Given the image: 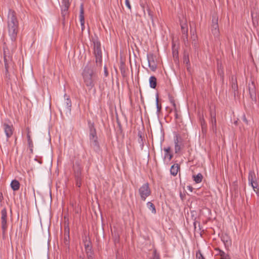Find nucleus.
I'll return each mask as SVG.
<instances>
[{"instance_id":"f257e3e1","label":"nucleus","mask_w":259,"mask_h":259,"mask_svg":"<svg viewBox=\"0 0 259 259\" xmlns=\"http://www.w3.org/2000/svg\"><path fill=\"white\" fill-rule=\"evenodd\" d=\"M82 75L86 86L89 89L92 88L98 79V74L93 62H89L84 67Z\"/></svg>"},{"instance_id":"f03ea898","label":"nucleus","mask_w":259,"mask_h":259,"mask_svg":"<svg viewBox=\"0 0 259 259\" xmlns=\"http://www.w3.org/2000/svg\"><path fill=\"white\" fill-rule=\"evenodd\" d=\"M93 43L94 45V54L96 58V63L101 65L102 61L101 43L97 38L93 39Z\"/></svg>"},{"instance_id":"7ed1b4c3","label":"nucleus","mask_w":259,"mask_h":259,"mask_svg":"<svg viewBox=\"0 0 259 259\" xmlns=\"http://www.w3.org/2000/svg\"><path fill=\"white\" fill-rule=\"evenodd\" d=\"M73 169L76 185L79 188L81 186V166L80 160L73 162Z\"/></svg>"},{"instance_id":"20e7f679","label":"nucleus","mask_w":259,"mask_h":259,"mask_svg":"<svg viewBox=\"0 0 259 259\" xmlns=\"http://www.w3.org/2000/svg\"><path fill=\"white\" fill-rule=\"evenodd\" d=\"M248 180L249 185L252 187L256 194L258 195L259 189L258 184L257 182V178L256 177L255 173L253 170H251L249 171Z\"/></svg>"},{"instance_id":"39448f33","label":"nucleus","mask_w":259,"mask_h":259,"mask_svg":"<svg viewBox=\"0 0 259 259\" xmlns=\"http://www.w3.org/2000/svg\"><path fill=\"white\" fill-rule=\"evenodd\" d=\"M8 32L12 41H16L18 32L19 24L7 23Z\"/></svg>"},{"instance_id":"423d86ee","label":"nucleus","mask_w":259,"mask_h":259,"mask_svg":"<svg viewBox=\"0 0 259 259\" xmlns=\"http://www.w3.org/2000/svg\"><path fill=\"white\" fill-rule=\"evenodd\" d=\"M138 192L142 200L144 201H145L147 197L149 196L151 194L149 184L148 183L144 184L140 187Z\"/></svg>"},{"instance_id":"0eeeda50","label":"nucleus","mask_w":259,"mask_h":259,"mask_svg":"<svg viewBox=\"0 0 259 259\" xmlns=\"http://www.w3.org/2000/svg\"><path fill=\"white\" fill-rule=\"evenodd\" d=\"M89 136L90 140L94 143L95 146H98V137L97 132L94 126V123L89 121Z\"/></svg>"},{"instance_id":"6e6552de","label":"nucleus","mask_w":259,"mask_h":259,"mask_svg":"<svg viewBox=\"0 0 259 259\" xmlns=\"http://www.w3.org/2000/svg\"><path fill=\"white\" fill-rule=\"evenodd\" d=\"M1 227L3 231V234H5L8 229V215L7 211L6 208H4L1 211Z\"/></svg>"},{"instance_id":"1a4fd4ad","label":"nucleus","mask_w":259,"mask_h":259,"mask_svg":"<svg viewBox=\"0 0 259 259\" xmlns=\"http://www.w3.org/2000/svg\"><path fill=\"white\" fill-rule=\"evenodd\" d=\"M175 152L179 153L184 147L183 139L179 134H176L174 137Z\"/></svg>"},{"instance_id":"9d476101","label":"nucleus","mask_w":259,"mask_h":259,"mask_svg":"<svg viewBox=\"0 0 259 259\" xmlns=\"http://www.w3.org/2000/svg\"><path fill=\"white\" fill-rule=\"evenodd\" d=\"M248 90L250 98L251 100L256 103L257 97H256V88L255 82L252 81L251 83H249L248 85Z\"/></svg>"},{"instance_id":"9b49d317","label":"nucleus","mask_w":259,"mask_h":259,"mask_svg":"<svg viewBox=\"0 0 259 259\" xmlns=\"http://www.w3.org/2000/svg\"><path fill=\"white\" fill-rule=\"evenodd\" d=\"M84 246L88 257L89 259H92L93 251L92 250V243L89 237H86L85 240H84Z\"/></svg>"},{"instance_id":"f8f14e48","label":"nucleus","mask_w":259,"mask_h":259,"mask_svg":"<svg viewBox=\"0 0 259 259\" xmlns=\"http://www.w3.org/2000/svg\"><path fill=\"white\" fill-rule=\"evenodd\" d=\"M182 37L186 46H189L188 41V28L186 23L181 24Z\"/></svg>"},{"instance_id":"ddd939ff","label":"nucleus","mask_w":259,"mask_h":259,"mask_svg":"<svg viewBox=\"0 0 259 259\" xmlns=\"http://www.w3.org/2000/svg\"><path fill=\"white\" fill-rule=\"evenodd\" d=\"M7 23L19 24L16 13L13 10H9L7 16Z\"/></svg>"},{"instance_id":"4468645a","label":"nucleus","mask_w":259,"mask_h":259,"mask_svg":"<svg viewBox=\"0 0 259 259\" xmlns=\"http://www.w3.org/2000/svg\"><path fill=\"white\" fill-rule=\"evenodd\" d=\"M147 57L149 68L152 71H155L157 67V65L155 61L156 57L153 54L150 53L147 54Z\"/></svg>"},{"instance_id":"2eb2a0df","label":"nucleus","mask_w":259,"mask_h":259,"mask_svg":"<svg viewBox=\"0 0 259 259\" xmlns=\"http://www.w3.org/2000/svg\"><path fill=\"white\" fill-rule=\"evenodd\" d=\"M218 21V18L216 16H212L211 32L215 36H218L220 33Z\"/></svg>"},{"instance_id":"dca6fc26","label":"nucleus","mask_w":259,"mask_h":259,"mask_svg":"<svg viewBox=\"0 0 259 259\" xmlns=\"http://www.w3.org/2000/svg\"><path fill=\"white\" fill-rule=\"evenodd\" d=\"M5 133L6 135L7 141L13 135V126L12 124H9L7 123H4L2 125Z\"/></svg>"},{"instance_id":"f3484780","label":"nucleus","mask_w":259,"mask_h":259,"mask_svg":"<svg viewBox=\"0 0 259 259\" xmlns=\"http://www.w3.org/2000/svg\"><path fill=\"white\" fill-rule=\"evenodd\" d=\"M80 201L78 200L77 201H74L71 202L72 207L73 208V211L76 214V217L79 219L81 217V206L79 204Z\"/></svg>"},{"instance_id":"a211bd4d","label":"nucleus","mask_w":259,"mask_h":259,"mask_svg":"<svg viewBox=\"0 0 259 259\" xmlns=\"http://www.w3.org/2000/svg\"><path fill=\"white\" fill-rule=\"evenodd\" d=\"M69 7V3L66 1H63L61 6V15L64 19L68 15V8Z\"/></svg>"},{"instance_id":"6ab92c4d","label":"nucleus","mask_w":259,"mask_h":259,"mask_svg":"<svg viewBox=\"0 0 259 259\" xmlns=\"http://www.w3.org/2000/svg\"><path fill=\"white\" fill-rule=\"evenodd\" d=\"M231 88L233 91L234 96L238 93V84L237 82V78L236 76L232 75L231 77Z\"/></svg>"},{"instance_id":"aec40b11","label":"nucleus","mask_w":259,"mask_h":259,"mask_svg":"<svg viewBox=\"0 0 259 259\" xmlns=\"http://www.w3.org/2000/svg\"><path fill=\"white\" fill-rule=\"evenodd\" d=\"M163 150L165 152L163 158L164 160L167 158L168 161H170L173 157V154L171 152V148L170 147H165L164 148Z\"/></svg>"},{"instance_id":"412c9836","label":"nucleus","mask_w":259,"mask_h":259,"mask_svg":"<svg viewBox=\"0 0 259 259\" xmlns=\"http://www.w3.org/2000/svg\"><path fill=\"white\" fill-rule=\"evenodd\" d=\"M180 167L178 164H174L171 166L170 169V174L174 176H176L180 170Z\"/></svg>"},{"instance_id":"4be33fe9","label":"nucleus","mask_w":259,"mask_h":259,"mask_svg":"<svg viewBox=\"0 0 259 259\" xmlns=\"http://www.w3.org/2000/svg\"><path fill=\"white\" fill-rule=\"evenodd\" d=\"M209 111L210 116V121L211 122V124H217L216 114L215 110L210 108Z\"/></svg>"},{"instance_id":"5701e85b","label":"nucleus","mask_w":259,"mask_h":259,"mask_svg":"<svg viewBox=\"0 0 259 259\" xmlns=\"http://www.w3.org/2000/svg\"><path fill=\"white\" fill-rule=\"evenodd\" d=\"M183 61L184 63H185L187 65V69H188L190 66V64L189 58V53L186 51H185L184 52Z\"/></svg>"},{"instance_id":"b1692460","label":"nucleus","mask_w":259,"mask_h":259,"mask_svg":"<svg viewBox=\"0 0 259 259\" xmlns=\"http://www.w3.org/2000/svg\"><path fill=\"white\" fill-rule=\"evenodd\" d=\"M20 183L16 180H13L11 183V187L14 191H18L20 189Z\"/></svg>"},{"instance_id":"393cba45","label":"nucleus","mask_w":259,"mask_h":259,"mask_svg":"<svg viewBox=\"0 0 259 259\" xmlns=\"http://www.w3.org/2000/svg\"><path fill=\"white\" fill-rule=\"evenodd\" d=\"M71 100L69 98H67L65 99V102L64 104V111L66 112H70L71 111Z\"/></svg>"},{"instance_id":"a878e982","label":"nucleus","mask_w":259,"mask_h":259,"mask_svg":"<svg viewBox=\"0 0 259 259\" xmlns=\"http://www.w3.org/2000/svg\"><path fill=\"white\" fill-rule=\"evenodd\" d=\"M150 87L152 89H155L157 85V79L154 76H152L149 78Z\"/></svg>"},{"instance_id":"bb28decb","label":"nucleus","mask_w":259,"mask_h":259,"mask_svg":"<svg viewBox=\"0 0 259 259\" xmlns=\"http://www.w3.org/2000/svg\"><path fill=\"white\" fill-rule=\"evenodd\" d=\"M215 250L218 251V254L220 255L221 259H231L229 255L224 251L219 248H216Z\"/></svg>"},{"instance_id":"cd10ccee","label":"nucleus","mask_w":259,"mask_h":259,"mask_svg":"<svg viewBox=\"0 0 259 259\" xmlns=\"http://www.w3.org/2000/svg\"><path fill=\"white\" fill-rule=\"evenodd\" d=\"M5 68V74L7 77L9 75V68L10 65L12 64L11 61H8L6 57H4Z\"/></svg>"},{"instance_id":"c85d7f7f","label":"nucleus","mask_w":259,"mask_h":259,"mask_svg":"<svg viewBox=\"0 0 259 259\" xmlns=\"http://www.w3.org/2000/svg\"><path fill=\"white\" fill-rule=\"evenodd\" d=\"M138 142L140 144L141 149H143L144 147V141L143 137L142 136V133L141 131H139L138 133Z\"/></svg>"},{"instance_id":"c756f323","label":"nucleus","mask_w":259,"mask_h":259,"mask_svg":"<svg viewBox=\"0 0 259 259\" xmlns=\"http://www.w3.org/2000/svg\"><path fill=\"white\" fill-rule=\"evenodd\" d=\"M191 38L192 39V43L194 44L195 46L197 45V35L196 34V30H194L193 31L191 30Z\"/></svg>"},{"instance_id":"7c9ffc66","label":"nucleus","mask_w":259,"mask_h":259,"mask_svg":"<svg viewBox=\"0 0 259 259\" xmlns=\"http://www.w3.org/2000/svg\"><path fill=\"white\" fill-rule=\"evenodd\" d=\"M193 180L196 183H199L202 181L203 176L201 174L199 173L197 175H193Z\"/></svg>"},{"instance_id":"2f4dec72","label":"nucleus","mask_w":259,"mask_h":259,"mask_svg":"<svg viewBox=\"0 0 259 259\" xmlns=\"http://www.w3.org/2000/svg\"><path fill=\"white\" fill-rule=\"evenodd\" d=\"M27 139L28 145L29 148H30L31 152H32L33 142L31 139L29 131H28V133L27 134Z\"/></svg>"},{"instance_id":"473e14b6","label":"nucleus","mask_w":259,"mask_h":259,"mask_svg":"<svg viewBox=\"0 0 259 259\" xmlns=\"http://www.w3.org/2000/svg\"><path fill=\"white\" fill-rule=\"evenodd\" d=\"M147 206L148 208L151 211V212L153 213H154V214L156 213V210L155 205H154L153 203H152L151 202H148L147 203Z\"/></svg>"},{"instance_id":"72a5a7b5","label":"nucleus","mask_w":259,"mask_h":259,"mask_svg":"<svg viewBox=\"0 0 259 259\" xmlns=\"http://www.w3.org/2000/svg\"><path fill=\"white\" fill-rule=\"evenodd\" d=\"M201 126L202 133L203 134H205L207 132V124H206V123H204V124H201Z\"/></svg>"},{"instance_id":"f704fd0d","label":"nucleus","mask_w":259,"mask_h":259,"mask_svg":"<svg viewBox=\"0 0 259 259\" xmlns=\"http://www.w3.org/2000/svg\"><path fill=\"white\" fill-rule=\"evenodd\" d=\"M156 107H157V112L158 113L161 109V105H159L158 104V95H157V97H156Z\"/></svg>"},{"instance_id":"c9c22d12","label":"nucleus","mask_w":259,"mask_h":259,"mask_svg":"<svg viewBox=\"0 0 259 259\" xmlns=\"http://www.w3.org/2000/svg\"><path fill=\"white\" fill-rule=\"evenodd\" d=\"M152 259H160V255L156 250L153 251Z\"/></svg>"},{"instance_id":"e433bc0d","label":"nucleus","mask_w":259,"mask_h":259,"mask_svg":"<svg viewBox=\"0 0 259 259\" xmlns=\"http://www.w3.org/2000/svg\"><path fill=\"white\" fill-rule=\"evenodd\" d=\"M196 258L197 259H202L204 258L200 250L196 252Z\"/></svg>"},{"instance_id":"4c0bfd02","label":"nucleus","mask_w":259,"mask_h":259,"mask_svg":"<svg viewBox=\"0 0 259 259\" xmlns=\"http://www.w3.org/2000/svg\"><path fill=\"white\" fill-rule=\"evenodd\" d=\"M242 119L244 123H245L246 124H248V121L247 120L245 114L243 115Z\"/></svg>"},{"instance_id":"58836bf2","label":"nucleus","mask_w":259,"mask_h":259,"mask_svg":"<svg viewBox=\"0 0 259 259\" xmlns=\"http://www.w3.org/2000/svg\"><path fill=\"white\" fill-rule=\"evenodd\" d=\"M199 120L201 124L206 123V122L203 115L200 117Z\"/></svg>"},{"instance_id":"ea45409f","label":"nucleus","mask_w":259,"mask_h":259,"mask_svg":"<svg viewBox=\"0 0 259 259\" xmlns=\"http://www.w3.org/2000/svg\"><path fill=\"white\" fill-rule=\"evenodd\" d=\"M211 129L214 133H217V124H212Z\"/></svg>"},{"instance_id":"a19ab883","label":"nucleus","mask_w":259,"mask_h":259,"mask_svg":"<svg viewBox=\"0 0 259 259\" xmlns=\"http://www.w3.org/2000/svg\"><path fill=\"white\" fill-rule=\"evenodd\" d=\"M82 14H83V10H82ZM84 17H83V16L82 15V23H81V25H82V31H83V29H84Z\"/></svg>"},{"instance_id":"79ce46f5","label":"nucleus","mask_w":259,"mask_h":259,"mask_svg":"<svg viewBox=\"0 0 259 259\" xmlns=\"http://www.w3.org/2000/svg\"><path fill=\"white\" fill-rule=\"evenodd\" d=\"M125 5L130 10H131V6L129 0H125Z\"/></svg>"},{"instance_id":"37998d69","label":"nucleus","mask_w":259,"mask_h":259,"mask_svg":"<svg viewBox=\"0 0 259 259\" xmlns=\"http://www.w3.org/2000/svg\"><path fill=\"white\" fill-rule=\"evenodd\" d=\"M104 74L105 75V76H107L108 75V70H107V68L106 66H104Z\"/></svg>"},{"instance_id":"c03bdc74","label":"nucleus","mask_w":259,"mask_h":259,"mask_svg":"<svg viewBox=\"0 0 259 259\" xmlns=\"http://www.w3.org/2000/svg\"><path fill=\"white\" fill-rule=\"evenodd\" d=\"M121 72L122 74V75L124 76V73H125V70L124 68H121Z\"/></svg>"},{"instance_id":"a18cd8bd","label":"nucleus","mask_w":259,"mask_h":259,"mask_svg":"<svg viewBox=\"0 0 259 259\" xmlns=\"http://www.w3.org/2000/svg\"><path fill=\"white\" fill-rule=\"evenodd\" d=\"M78 19L81 22V9H80L79 13L78 15Z\"/></svg>"},{"instance_id":"49530a36","label":"nucleus","mask_w":259,"mask_h":259,"mask_svg":"<svg viewBox=\"0 0 259 259\" xmlns=\"http://www.w3.org/2000/svg\"><path fill=\"white\" fill-rule=\"evenodd\" d=\"M170 102L172 104V105H173L174 107H176V104H175V101H174V100L171 99V100H170Z\"/></svg>"},{"instance_id":"de8ad7c7","label":"nucleus","mask_w":259,"mask_h":259,"mask_svg":"<svg viewBox=\"0 0 259 259\" xmlns=\"http://www.w3.org/2000/svg\"><path fill=\"white\" fill-rule=\"evenodd\" d=\"M148 15L150 16V18L152 19V15L151 14V12L150 11H148Z\"/></svg>"},{"instance_id":"09e8293b","label":"nucleus","mask_w":259,"mask_h":259,"mask_svg":"<svg viewBox=\"0 0 259 259\" xmlns=\"http://www.w3.org/2000/svg\"><path fill=\"white\" fill-rule=\"evenodd\" d=\"M33 193H34V189H33Z\"/></svg>"},{"instance_id":"8fccbe9b","label":"nucleus","mask_w":259,"mask_h":259,"mask_svg":"<svg viewBox=\"0 0 259 259\" xmlns=\"http://www.w3.org/2000/svg\"><path fill=\"white\" fill-rule=\"evenodd\" d=\"M202 259H205V258H202Z\"/></svg>"}]
</instances>
